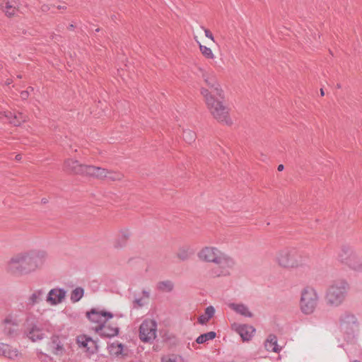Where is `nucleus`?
I'll use <instances>...</instances> for the list:
<instances>
[{
  "instance_id": "42",
  "label": "nucleus",
  "mask_w": 362,
  "mask_h": 362,
  "mask_svg": "<svg viewBox=\"0 0 362 362\" xmlns=\"http://www.w3.org/2000/svg\"><path fill=\"white\" fill-rule=\"evenodd\" d=\"M65 7V6H58L59 9L64 8Z\"/></svg>"
},
{
  "instance_id": "6",
  "label": "nucleus",
  "mask_w": 362,
  "mask_h": 362,
  "mask_svg": "<svg viewBox=\"0 0 362 362\" xmlns=\"http://www.w3.org/2000/svg\"><path fill=\"white\" fill-rule=\"evenodd\" d=\"M349 289V284L345 279H340L333 281L326 291L327 303L332 307H339L344 301Z\"/></svg>"
},
{
  "instance_id": "31",
  "label": "nucleus",
  "mask_w": 362,
  "mask_h": 362,
  "mask_svg": "<svg viewBox=\"0 0 362 362\" xmlns=\"http://www.w3.org/2000/svg\"><path fill=\"white\" fill-rule=\"evenodd\" d=\"M264 346L268 351L278 352L279 351L275 336H269L264 343Z\"/></svg>"
},
{
  "instance_id": "24",
  "label": "nucleus",
  "mask_w": 362,
  "mask_h": 362,
  "mask_svg": "<svg viewBox=\"0 0 362 362\" xmlns=\"http://www.w3.org/2000/svg\"><path fill=\"white\" fill-rule=\"evenodd\" d=\"M216 337V333L213 331L202 334L196 339L195 341L192 343V346L193 349H197V344H205L209 341L213 340Z\"/></svg>"
},
{
  "instance_id": "43",
  "label": "nucleus",
  "mask_w": 362,
  "mask_h": 362,
  "mask_svg": "<svg viewBox=\"0 0 362 362\" xmlns=\"http://www.w3.org/2000/svg\"><path fill=\"white\" fill-rule=\"evenodd\" d=\"M320 93H321L322 95H324L325 93H324V91H323L322 89L320 90Z\"/></svg>"
},
{
  "instance_id": "13",
  "label": "nucleus",
  "mask_w": 362,
  "mask_h": 362,
  "mask_svg": "<svg viewBox=\"0 0 362 362\" xmlns=\"http://www.w3.org/2000/svg\"><path fill=\"white\" fill-rule=\"evenodd\" d=\"M66 291L62 288H52L47 293L46 302L52 305L56 306L62 303L66 298Z\"/></svg>"
},
{
  "instance_id": "14",
  "label": "nucleus",
  "mask_w": 362,
  "mask_h": 362,
  "mask_svg": "<svg viewBox=\"0 0 362 362\" xmlns=\"http://www.w3.org/2000/svg\"><path fill=\"white\" fill-rule=\"evenodd\" d=\"M227 306L237 315L245 318H252L254 313L249 306L241 302H229Z\"/></svg>"
},
{
  "instance_id": "25",
  "label": "nucleus",
  "mask_w": 362,
  "mask_h": 362,
  "mask_svg": "<svg viewBox=\"0 0 362 362\" xmlns=\"http://www.w3.org/2000/svg\"><path fill=\"white\" fill-rule=\"evenodd\" d=\"M80 167H84V165L79 163L78 160L74 159H67L64 162V170L76 174L81 175L82 170L79 171Z\"/></svg>"
},
{
  "instance_id": "2",
  "label": "nucleus",
  "mask_w": 362,
  "mask_h": 362,
  "mask_svg": "<svg viewBox=\"0 0 362 362\" xmlns=\"http://www.w3.org/2000/svg\"><path fill=\"white\" fill-rule=\"evenodd\" d=\"M197 257L201 262L215 264L209 272L213 278L229 276L235 264L231 257L214 246L203 247L197 252Z\"/></svg>"
},
{
  "instance_id": "4",
  "label": "nucleus",
  "mask_w": 362,
  "mask_h": 362,
  "mask_svg": "<svg viewBox=\"0 0 362 362\" xmlns=\"http://www.w3.org/2000/svg\"><path fill=\"white\" fill-rule=\"evenodd\" d=\"M201 94L204 98L206 105L213 115L219 122L230 125L233 121L229 115V109L225 105V95L223 98L214 95L206 88L201 89Z\"/></svg>"
},
{
  "instance_id": "33",
  "label": "nucleus",
  "mask_w": 362,
  "mask_h": 362,
  "mask_svg": "<svg viewBox=\"0 0 362 362\" xmlns=\"http://www.w3.org/2000/svg\"><path fill=\"white\" fill-rule=\"evenodd\" d=\"M84 295V290L81 287L76 288L71 293L70 300L73 303L79 301Z\"/></svg>"
},
{
  "instance_id": "5",
  "label": "nucleus",
  "mask_w": 362,
  "mask_h": 362,
  "mask_svg": "<svg viewBox=\"0 0 362 362\" xmlns=\"http://www.w3.org/2000/svg\"><path fill=\"white\" fill-rule=\"evenodd\" d=\"M275 262L281 268L298 269L307 266L305 259L295 247H284L276 253Z\"/></svg>"
},
{
  "instance_id": "28",
  "label": "nucleus",
  "mask_w": 362,
  "mask_h": 362,
  "mask_svg": "<svg viewBox=\"0 0 362 362\" xmlns=\"http://www.w3.org/2000/svg\"><path fill=\"white\" fill-rule=\"evenodd\" d=\"M18 5L17 0H3L2 8L8 16L14 15Z\"/></svg>"
},
{
  "instance_id": "12",
  "label": "nucleus",
  "mask_w": 362,
  "mask_h": 362,
  "mask_svg": "<svg viewBox=\"0 0 362 362\" xmlns=\"http://www.w3.org/2000/svg\"><path fill=\"white\" fill-rule=\"evenodd\" d=\"M21 321L17 313L9 314L3 321L4 333L8 337H13L16 331L13 327H18Z\"/></svg>"
},
{
  "instance_id": "27",
  "label": "nucleus",
  "mask_w": 362,
  "mask_h": 362,
  "mask_svg": "<svg viewBox=\"0 0 362 362\" xmlns=\"http://www.w3.org/2000/svg\"><path fill=\"white\" fill-rule=\"evenodd\" d=\"M216 310L214 306L209 305L204 310V313L198 318V322L201 325H206L211 318L214 317Z\"/></svg>"
},
{
  "instance_id": "11",
  "label": "nucleus",
  "mask_w": 362,
  "mask_h": 362,
  "mask_svg": "<svg viewBox=\"0 0 362 362\" xmlns=\"http://www.w3.org/2000/svg\"><path fill=\"white\" fill-rule=\"evenodd\" d=\"M0 356L15 361L23 358V354L18 348L7 343L0 342Z\"/></svg>"
},
{
  "instance_id": "26",
  "label": "nucleus",
  "mask_w": 362,
  "mask_h": 362,
  "mask_svg": "<svg viewBox=\"0 0 362 362\" xmlns=\"http://www.w3.org/2000/svg\"><path fill=\"white\" fill-rule=\"evenodd\" d=\"M45 291L43 288L35 289L28 298V304L34 305L39 303L43 299Z\"/></svg>"
},
{
  "instance_id": "9",
  "label": "nucleus",
  "mask_w": 362,
  "mask_h": 362,
  "mask_svg": "<svg viewBox=\"0 0 362 362\" xmlns=\"http://www.w3.org/2000/svg\"><path fill=\"white\" fill-rule=\"evenodd\" d=\"M157 324L154 320L146 319L139 327V338L144 342H151L156 337Z\"/></svg>"
},
{
  "instance_id": "7",
  "label": "nucleus",
  "mask_w": 362,
  "mask_h": 362,
  "mask_svg": "<svg viewBox=\"0 0 362 362\" xmlns=\"http://www.w3.org/2000/svg\"><path fill=\"white\" fill-rule=\"evenodd\" d=\"M319 300L317 291L313 287H305L300 293V309L305 315L314 313Z\"/></svg>"
},
{
  "instance_id": "30",
  "label": "nucleus",
  "mask_w": 362,
  "mask_h": 362,
  "mask_svg": "<svg viewBox=\"0 0 362 362\" xmlns=\"http://www.w3.org/2000/svg\"><path fill=\"white\" fill-rule=\"evenodd\" d=\"M160 362H185V358L178 354L168 353L160 358Z\"/></svg>"
},
{
  "instance_id": "32",
  "label": "nucleus",
  "mask_w": 362,
  "mask_h": 362,
  "mask_svg": "<svg viewBox=\"0 0 362 362\" xmlns=\"http://www.w3.org/2000/svg\"><path fill=\"white\" fill-rule=\"evenodd\" d=\"M173 283L170 280L162 281L158 283L157 288L163 292H170L173 289Z\"/></svg>"
},
{
  "instance_id": "40",
  "label": "nucleus",
  "mask_w": 362,
  "mask_h": 362,
  "mask_svg": "<svg viewBox=\"0 0 362 362\" xmlns=\"http://www.w3.org/2000/svg\"><path fill=\"white\" fill-rule=\"evenodd\" d=\"M283 169H284V165H279L278 166V170L279 171H281V170H283Z\"/></svg>"
},
{
  "instance_id": "15",
  "label": "nucleus",
  "mask_w": 362,
  "mask_h": 362,
  "mask_svg": "<svg viewBox=\"0 0 362 362\" xmlns=\"http://www.w3.org/2000/svg\"><path fill=\"white\" fill-rule=\"evenodd\" d=\"M204 79L210 88V90H207L211 93L212 95L220 97L221 98L223 97V90L214 76L206 75L204 76Z\"/></svg>"
},
{
  "instance_id": "21",
  "label": "nucleus",
  "mask_w": 362,
  "mask_h": 362,
  "mask_svg": "<svg viewBox=\"0 0 362 362\" xmlns=\"http://www.w3.org/2000/svg\"><path fill=\"white\" fill-rule=\"evenodd\" d=\"M76 341L79 347L86 349V351L88 352L86 356L89 357L90 349L95 346L94 341L90 337L86 335H80L77 337Z\"/></svg>"
},
{
  "instance_id": "18",
  "label": "nucleus",
  "mask_w": 362,
  "mask_h": 362,
  "mask_svg": "<svg viewBox=\"0 0 362 362\" xmlns=\"http://www.w3.org/2000/svg\"><path fill=\"white\" fill-rule=\"evenodd\" d=\"M25 334L33 342L40 341L45 338V333L36 325H32L30 327H28Z\"/></svg>"
},
{
  "instance_id": "16",
  "label": "nucleus",
  "mask_w": 362,
  "mask_h": 362,
  "mask_svg": "<svg viewBox=\"0 0 362 362\" xmlns=\"http://www.w3.org/2000/svg\"><path fill=\"white\" fill-rule=\"evenodd\" d=\"M82 170L81 175L97 178H103L106 175V169L93 165H84V167H80Z\"/></svg>"
},
{
  "instance_id": "41",
  "label": "nucleus",
  "mask_w": 362,
  "mask_h": 362,
  "mask_svg": "<svg viewBox=\"0 0 362 362\" xmlns=\"http://www.w3.org/2000/svg\"><path fill=\"white\" fill-rule=\"evenodd\" d=\"M37 354L38 357H39L40 358H41L42 357H41V356H40V355H43V353H42L41 351H37Z\"/></svg>"
},
{
  "instance_id": "44",
  "label": "nucleus",
  "mask_w": 362,
  "mask_h": 362,
  "mask_svg": "<svg viewBox=\"0 0 362 362\" xmlns=\"http://www.w3.org/2000/svg\"><path fill=\"white\" fill-rule=\"evenodd\" d=\"M351 362H360V361H358V360H354V361H351Z\"/></svg>"
},
{
  "instance_id": "8",
  "label": "nucleus",
  "mask_w": 362,
  "mask_h": 362,
  "mask_svg": "<svg viewBox=\"0 0 362 362\" xmlns=\"http://www.w3.org/2000/svg\"><path fill=\"white\" fill-rule=\"evenodd\" d=\"M68 349L66 338L63 336L53 335L47 343V351L57 356L65 355Z\"/></svg>"
},
{
  "instance_id": "29",
  "label": "nucleus",
  "mask_w": 362,
  "mask_h": 362,
  "mask_svg": "<svg viewBox=\"0 0 362 362\" xmlns=\"http://www.w3.org/2000/svg\"><path fill=\"white\" fill-rule=\"evenodd\" d=\"M349 260L347 262V264L350 268L356 272H362V262L358 261V256L356 252L351 251L349 255Z\"/></svg>"
},
{
  "instance_id": "17",
  "label": "nucleus",
  "mask_w": 362,
  "mask_h": 362,
  "mask_svg": "<svg viewBox=\"0 0 362 362\" xmlns=\"http://www.w3.org/2000/svg\"><path fill=\"white\" fill-rule=\"evenodd\" d=\"M339 322L341 329L346 331L356 326V319L353 314L345 312L340 315Z\"/></svg>"
},
{
  "instance_id": "20",
  "label": "nucleus",
  "mask_w": 362,
  "mask_h": 362,
  "mask_svg": "<svg viewBox=\"0 0 362 362\" xmlns=\"http://www.w3.org/2000/svg\"><path fill=\"white\" fill-rule=\"evenodd\" d=\"M109 354L114 357H124L127 356L125 346L119 342H113L108 346Z\"/></svg>"
},
{
  "instance_id": "10",
  "label": "nucleus",
  "mask_w": 362,
  "mask_h": 362,
  "mask_svg": "<svg viewBox=\"0 0 362 362\" xmlns=\"http://www.w3.org/2000/svg\"><path fill=\"white\" fill-rule=\"evenodd\" d=\"M231 329L237 333L243 341H249L254 337L256 329L249 324L233 322L230 324Z\"/></svg>"
},
{
  "instance_id": "19",
  "label": "nucleus",
  "mask_w": 362,
  "mask_h": 362,
  "mask_svg": "<svg viewBox=\"0 0 362 362\" xmlns=\"http://www.w3.org/2000/svg\"><path fill=\"white\" fill-rule=\"evenodd\" d=\"M131 236V232L127 228H123L119 230L117 238L113 243V247L115 249H121L126 245L127 240Z\"/></svg>"
},
{
  "instance_id": "22",
  "label": "nucleus",
  "mask_w": 362,
  "mask_h": 362,
  "mask_svg": "<svg viewBox=\"0 0 362 362\" xmlns=\"http://www.w3.org/2000/svg\"><path fill=\"white\" fill-rule=\"evenodd\" d=\"M4 115L8 119V122L14 126L20 125L26 119V117L21 112H18V114H13L8 111L4 112Z\"/></svg>"
},
{
  "instance_id": "3",
  "label": "nucleus",
  "mask_w": 362,
  "mask_h": 362,
  "mask_svg": "<svg viewBox=\"0 0 362 362\" xmlns=\"http://www.w3.org/2000/svg\"><path fill=\"white\" fill-rule=\"evenodd\" d=\"M113 316L110 312L98 309H92L87 313L88 318L94 325L92 327L93 329L98 334L106 337H112L119 333L117 325L108 324L109 320Z\"/></svg>"
},
{
  "instance_id": "34",
  "label": "nucleus",
  "mask_w": 362,
  "mask_h": 362,
  "mask_svg": "<svg viewBox=\"0 0 362 362\" xmlns=\"http://www.w3.org/2000/svg\"><path fill=\"white\" fill-rule=\"evenodd\" d=\"M198 43H199V50H200L201 53L202 54V55L205 58H206L208 59H214L215 58V55L213 53L211 48H209L206 46L202 45L200 42H198Z\"/></svg>"
},
{
  "instance_id": "39",
  "label": "nucleus",
  "mask_w": 362,
  "mask_h": 362,
  "mask_svg": "<svg viewBox=\"0 0 362 362\" xmlns=\"http://www.w3.org/2000/svg\"><path fill=\"white\" fill-rule=\"evenodd\" d=\"M21 158L22 157H21V156L20 154L16 156V160H21Z\"/></svg>"
},
{
  "instance_id": "35",
  "label": "nucleus",
  "mask_w": 362,
  "mask_h": 362,
  "mask_svg": "<svg viewBox=\"0 0 362 362\" xmlns=\"http://www.w3.org/2000/svg\"><path fill=\"white\" fill-rule=\"evenodd\" d=\"M122 177V175L117 172H111L106 170V175L103 178H107L110 180H119Z\"/></svg>"
},
{
  "instance_id": "37",
  "label": "nucleus",
  "mask_w": 362,
  "mask_h": 362,
  "mask_svg": "<svg viewBox=\"0 0 362 362\" xmlns=\"http://www.w3.org/2000/svg\"><path fill=\"white\" fill-rule=\"evenodd\" d=\"M202 29L204 30L205 36L207 38L210 39L213 42H215L214 35H213V34L211 33V32L209 30H208V29H206V28H205L204 27H202Z\"/></svg>"
},
{
  "instance_id": "36",
  "label": "nucleus",
  "mask_w": 362,
  "mask_h": 362,
  "mask_svg": "<svg viewBox=\"0 0 362 362\" xmlns=\"http://www.w3.org/2000/svg\"><path fill=\"white\" fill-rule=\"evenodd\" d=\"M183 137H184V139L188 142V143H191L192 142L194 139H195V134L194 132L191 131V130H185L184 131V133H183Z\"/></svg>"
},
{
  "instance_id": "23",
  "label": "nucleus",
  "mask_w": 362,
  "mask_h": 362,
  "mask_svg": "<svg viewBox=\"0 0 362 362\" xmlns=\"http://www.w3.org/2000/svg\"><path fill=\"white\" fill-rule=\"evenodd\" d=\"M194 253V250L193 247L189 245H184L180 246L178 248L177 252V257L182 260H187L189 259Z\"/></svg>"
},
{
  "instance_id": "1",
  "label": "nucleus",
  "mask_w": 362,
  "mask_h": 362,
  "mask_svg": "<svg viewBox=\"0 0 362 362\" xmlns=\"http://www.w3.org/2000/svg\"><path fill=\"white\" fill-rule=\"evenodd\" d=\"M47 258L44 250L21 252L12 256L7 262V271L14 276L30 274L42 268Z\"/></svg>"
},
{
  "instance_id": "38",
  "label": "nucleus",
  "mask_w": 362,
  "mask_h": 362,
  "mask_svg": "<svg viewBox=\"0 0 362 362\" xmlns=\"http://www.w3.org/2000/svg\"><path fill=\"white\" fill-rule=\"evenodd\" d=\"M29 93L28 90H24L21 93V97L22 99L25 100L28 97Z\"/></svg>"
}]
</instances>
